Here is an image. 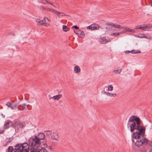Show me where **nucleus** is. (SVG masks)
Listing matches in <instances>:
<instances>
[{
	"label": "nucleus",
	"mask_w": 152,
	"mask_h": 152,
	"mask_svg": "<svg viewBox=\"0 0 152 152\" xmlns=\"http://www.w3.org/2000/svg\"><path fill=\"white\" fill-rule=\"evenodd\" d=\"M51 132L52 131L50 130H47L44 131V132L46 133V135H50Z\"/></svg>",
	"instance_id": "c85d7f7f"
},
{
	"label": "nucleus",
	"mask_w": 152,
	"mask_h": 152,
	"mask_svg": "<svg viewBox=\"0 0 152 152\" xmlns=\"http://www.w3.org/2000/svg\"><path fill=\"white\" fill-rule=\"evenodd\" d=\"M108 89L109 91H111L113 90V87L112 85H109L108 86Z\"/></svg>",
	"instance_id": "a878e982"
},
{
	"label": "nucleus",
	"mask_w": 152,
	"mask_h": 152,
	"mask_svg": "<svg viewBox=\"0 0 152 152\" xmlns=\"http://www.w3.org/2000/svg\"><path fill=\"white\" fill-rule=\"evenodd\" d=\"M46 7H44L42 6H40L39 8L42 10H45Z\"/></svg>",
	"instance_id": "f704fd0d"
},
{
	"label": "nucleus",
	"mask_w": 152,
	"mask_h": 152,
	"mask_svg": "<svg viewBox=\"0 0 152 152\" xmlns=\"http://www.w3.org/2000/svg\"><path fill=\"white\" fill-rule=\"evenodd\" d=\"M25 108V107L24 106L20 107V108L21 109L19 110H23Z\"/></svg>",
	"instance_id": "ea45409f"
},
{
	"label": "nucleus",
	"mask_w": 152,
	"mask_h": 152,
	"mask_svg": "<svg viewBox=\"0 0 152 152\" xmlns=\"http://www.w3.org/2000/svg\"><path fill=\"white\" fill-rule=\"evenodd\" d=\"M54 10L48 7H46L45 11L53 13Z\"/></svg>",
	"instance_id": "412c9836"
},
{
	"label": "nucleus",
	"mask_w": 152,
	"mask_h": 152,
	"mask_svg": "<svg viewBox=\"0 0 152 152\" xmlns=\"http://www.w3.org/2000/svg\"><path fill=\"white\" fill-rule=\"evenodd\" d=\"M26 106V104H25V103L23 104H20V105H18V110L21 109L20 108V107L23 106H24V107L25 106Z\"/></svg>",
	"instance_id": "7c9ffc66"
},
{
	"label": "nucleus",
	"mask_w": 152,
	"mask_h": 152,
	"mask_svg": "<svg viewBox=\"0 0 152 152\" xmlns=\"http://www.w3.org/2000/svg\"><path fill=\"white\" fill-rule=\"evenodd\" d=\"M10 124H12V122L9 120L7 121V122L4 124V129H7L10 127Z\"/></svg>",
	"instance_id": "9d476101"
},
{
	"label": "nucleus",
	"mask_w": 152,
	"mask_h": 152,
	"mask_svg": "<svg viewBox=\"0 0 152 152\" xmlns=\"http://www.w3.org/2000/svg\"><path fill=\"white\" fill-rule=\"evenodd\" d=\"M107 25L112 26L114 27H115L116 28H121L122 29L125 30L126 31L129 32H130L132 33H134L135 32V31L134 30L130 29L125 27L119 25H116L113 23L108 24Z\"/></svg>",
	"instance_id": "20e7f679"
},
{
	"label": "nucleus",
	"mask_w": 152,
	"mask_h": 152,
	"mask_svg": "<svg viewBox=\"0 0 152 152\" xmlns=\"http://www.w3.org/2000/svg\"><path fill=\"white\" fill-rule=\"evenodd\" d=\"M14 106V107H16V105H15Z\"/></svg>",
	"instance_id": "de8ad7c7"
},
{
	"label": "nucleus",
	"mask_w": 152,
	"mask_h": 152,
	"mask_svg": "<svg viewBox=\"0 0 152 152\" xmlns=\"http://www.w3.org/2000/svg\"><path fill=\"white\" fill-rule=\"evenodd\" d=\"M43 25L45 26L46 27H48L50 26V25L49 24H48V23H46V21H45V23H44V24H43Z\"/></svg>",
	"instance_id": "c9c22d12"
},
{
	"label": "nucleus",
	"mask_w": 152,
	"mask_h": 152,
	"mask_svg": "<svg viewBox=\"0 0 152 152\" xmlns=\"http://www.w3.org/2000/svg\"><path fill=\"white\" fill-rule=\"evenodd\" d=\"M146 30L148 31H150V29L148 27V26H147V30Z\"/></svg>",
	"instance_id": "79ce46f5"
},
{
	"label": "nucleus",
	"mask_w": 152,
	"mask_h": 152,
	"mask_svg": "<svg viewBox=\"0 0 152 152\" xmlns=\"http://www.w3.org/2000/svg\"><path fill=\"white\" fill-rule=\"evenodd\" d=\"M74 71L75 73H78L80 71V67L78 66H76L74 67Z\"/></svg>",
	"instance_id": "2eb2a0df"
},
{
	"label": "nucleus",
	"mask_w": 152,
	"mask_h": 152,
	"mask_svg": "<svg viewBox=\"0 0 152 152\" xmlns=\"http://www.w3.org/2000/svg\"><path fill=\"white\" fill-rule=\"evenodd\" d=\"M151 6L152 7V4H151Z\"/></svg>",
	"instance_id": "8fccbe9b"
},
{
	"label": "nucleus",
	"mask_w": 152,
	"mask_h": 152,
	"mask_svg": "<svg viewBox=\"0 0 152 152\" xmlns=\"http://www.w3.org/2000/svg\"><path fill=\"white\" fill-rule=\"evenodd\" d=\"M140 35H143V36H137V37H138L139 38H146L148 39H151V38L150 36H149V37H148L145 36V34H141Z\"/></svg>",
	"instance_id": "4be33fe9"
},
{
	"label": "nucleus",
	"mask_w": 152,
	"mask_h": 152,
	"mask_svg": "<svg viewBox=\"0 0 152 152\" xmlns=\"http://www.w3.org/2000/svg\"><path fill=\"white\" fill-rule=\"evenodd\" d=\"M40 2L41 3L44 4H46L47 3L50 4L53 6L54 7H56V6L53 5L54 2H50L48 1H47V0H41Z\"/></svg>",
	"instance_id": "6e6552de"
},
{
	"label": "nucleus",
	"mask_w": 152,
	"mask_h": 152,
	"mask_svg": "<svg viewBox=\"0 0 152 152\" xmlns=\"http://www.w3.org/2000/svg\"><path fill=\"white\" fill-rule=\"evenodd\" d=\"M81 32V31L80 30H78L77 31V33H75V34H77V35L79 37Z\"/></svg>",
	"instance_id": "2f4dec72"
},
{
	"label": "nucleus",
	"mask_w": 152,
	"mask_h": 152,
	"mask_svg": "<svg viewBox=\"0 0 152 152\" xmlns=\"http://www.w3.org/2000/svg\"><path fill=\"white\" fill-rule=\"evenodd\" d=\"M53 13L56 14L58 16V17L60 14H64V13L61 12H59L58 11L56 10H54Z\"/></svg>",
	"instance_id": "5701e85b"
},
{
	"label": "nucleus",
	"mask_w": 152,
	"mask_h": 152,
	"mask_svg": "<svg viewBox=\"0 0 152 152\" xmlns=\"http://www.w3.org/2000/svg\"><path fill=\"white\" fill-rule=\"evenodd\" d=\"M141 34H140V35H139L138 36H143V35H140Z\"/></svg>",
	"instance_id": "49530a36"
},
{
	"label": "nucleus",
	"mask_w": 152,
	"mask_h": 152,
	"mask_svg": "<svg viewBox=\"0 0 152 152\" xmlns=\"http://www.w3.org/2000/svg\"><path fill=\"white\" fill-rule=\"evenodd\" d=\"M26 126L25 123L24 122L19 123V127L20 128H23Z\"/></svg>",
	"instance_id": "a211bd4d"
},
{
	"label": "nucleus",
	"mask_w": 152,
	"mask_h": 152,
	"mask_svg": "<svg viewBox=\"0 0 152 152\" xmlns=\"http://www.w3.org/2000/svg\"><path fill=\"white\" fill-rule=\"evenodd\" d=\"M149 152H152V149H151L149 151Z\"/></svg>",
	"instance_id": "a18cd8bd"
},
{
	"label": "nucleus",
	"mask_w": 152,
	"mask_h": 152,
	"mask_svg": "<svg viewBox=\"0 0 152 152\" xmlns=\"http://www.w3.org/2000/svg\"><path fill=\"white\" fill-rule=\"evenodd\" d=\"M141 152H147L146 149L145 147H142L141 149Z\"/></svg>",
	"instance_id": "c756f323"
},
{
	"label": "nucleus",
	"mask_w": 152,
	"mask_h": 152,
	"mask_svg": "<svg viewBox=\"0 0 152 152\" xmlns=\"http://www.w3.org/2000/svg\"><path fill=\"white\" fill-rule=\"evenodd\" d=\"M14 148L12 146H9L8 148V152H14Z\"/></svg>",
	"instance_id": "b1692460"
},
{
	"label": "nucleus",
	"mask_w": 152,
	"mask_h": 152,
	"mask_svg": "<svg viewBox=\"0 0 152 152\" xmlns=\"http://www.w3.org/2000/svg\"><path fill=\"white\" fill-rule=\"evenodd\" d=\"M121 71V69H120L119 70H114L113 71V72L115 73L116 74H120Z\"/></svg>",
	"instance_id": "393cba45"
},
{
	"label": "nucleus",
	"mask_w": 152,
	"mask_h": 152,
	"mask_svg": "<svg viewBox=\"0 0 152 152\" xmlns=\"http://www.w3.org/2000/svg\"><path fill=\"white\" fill-rule=\"evenodd\" d=\"M51 138L53 140L58 141L59 137L58 134L56 132H53L50 134Z\"/></svg>",
	"instance_id": "0eeeda50"
},
{
	"label": "nucleus",
	"mask_w": 152,
	"mask_h": 152,
	"mask_svg": "<svg viewBox=\"0 0 152 152\" xmlns=\"http://www.w3.org/2000/svg\"><path fill=\"white\" fill-rule=\"evenodd\" d=\"M99 28V26L97 24H92L88 27H87V28H88L92 30L98 29Z\"/></svg>",
	"instance_id": "39448f33"
},
{
	"label": "nucleus",
	"mask_w": 152,
	"mask_h": 152,
	"mask_svg": "<svg viewBox=\"0 0 152 152\" xmlns=\"http://www.w3.org/2000/svg\"><path fill=\"white\" fill-rule=\"evenodd\" d=\"M73 28H75L76 29H79V28L78 27L76 26H74L72 27Z\"/></svg>",
	"instance_id": "58836bf2"
},
{
	"label": "nucleus",
	"mask_w": 152,
	"mask_h": 152,
	"mask_svg": "<svg viewBox=\"0 0 152 152\" xmlns=\"http://www.w3.org/2000/svg\"><path fill=\"white\" fill-rule=\"evenodd\" d=\"M36 22L38 25H40V20L39 19H37L36 20Z\"/></svg>",
	"instance_id": "473e14b6"
},
{
	"label": "nucleus",
	"mask_w": 152,
	"mask_h": 152,
	"mask_svg": "<svg viewBox=\"0 0 152 152\" xmlns=\"http://www.w3.org/2000/svg\"><path fill=\"white\" fill-rule=\"evenodd\" d=\"M80 37L82 38H84L85 37V34L84 33L83 31H81L80 35Z\"/></svg>",
	"instance_id": "bb28decb"
},
{
	"label": "nucleus",
	"mask_w": 152,
	"mask_h": 152,
	"mask_svg": "<svg viewBox=\"0 0 152 152\" xmlns=\"http://www.w3.org/2000/svg\"><path fill=\"white\" fill-rule=\"evenodd\" d=\"M77 30H76V31L74 30V32H75V33H77Z\"/></svg>",
	"instance_id": "c03bdc74"
},
{
	"label": "nucleus",
	"mask_w": 152,
	"mask_h": 152,
	"mask_svg": "<svg viewBox=\"0 0 152 152\" xmlns=\"http://www.w3.org/2000/svg\"><path fill=\"white\" fill-rule=\"evenodd\" d=\"M104 93L107 96H110V97H112V96L115 97L117 96V94H111L110 93L107 92H105Z\"/></svg>",
	"instance_id": "f3484780"
},
{
	"label": "nucleus",
	"mask_w": 152,
	"mask_h": 152,
	"mask_svg": "<svg viewBox=\"0 0 152 152\" xmlns=\"http://www.w3.org/2000/svg\"><path fill=\"white\" fill-rule=\"evenodd\" d=\"M142 121L140 119L135 116L130 117L128 121V126L130 127L131 132L135 130L132 136V141L137 147H140L143 144L146 145L148 143V140L145 137V128L141 125Z\"/></svg>",
	"instance_id": "f257e3e1"
},
{
	"label": "nucleus",
	"mask_w": 152,
	"mask_h": 152,
	"mask_svg": "<svg viewBox=\"0 0 152 152\" xmlns=\"http://www.w3.org/2000/svg\"><path fill=\"white\" fill-rule=\"evenodd\" d=\"M66 15L64 13V14H60L59 16H58V17L59 18H60L62 16H65V15Z\"/></svg>",
	"instance_id": "e433bc0d"
},
{
	"label": "nucleus",
	"mask_w": 152,
	"mask_h": 152,
	"mask_svg": "<svg viewBox=\"0 0 152 152\" xmlns=\"http://www.w3.org/2000/svg\"><path fill=\"white\" fill-rule=\"evenodd\" d=\"M28 105H27V107H28Z\"/></svg>",
	"instance_id": "09e8293b"
},
{
	"label": "nucleus",
	"mask_w": 152,
	"mask_h": 152,
	"mask_svg": "<svg viewBox=\"0 0 152 152\" xmlns=\"http://www.w3.org/2000/svg\"><path fill=\"white\" fill-rule=\"evenodd\" d=\"M45 137L44 134L40 133L38 134L37 136H35L33 137H31L29 140L32 142V143H33L37 146H39L41 141L43 140Z\"/></svg>",
	"instance_id": "f03ea898"
},
{
	"label": "nucleus",
	"mask_w": 152,
	"mask_h": 152,
	"mask_svg": "<svg viewBox=\"0 0 152 152\" xmlns=\"http://www.w3.org/2000/svg\"><path fill=\"white\" fill-rule=\"evenodd\" d=\"M40 145L42 147V148H45L47 147V145L46 141L45 140L42 141V142L41 141V143L39 144V145Z\"/></svg>",
	"instance_id": "f8f14e48"
},
{
	"label": "nucleus",
	"mask_w": 152,
	"mask_h": 152,
	"mask_svg": "<svg viewBox=\"0 0 152 152\" xmlns=\"http://www.w3.org/2000/svg\"><path fill=\"white\" fill-rule=\"evenodd\" d=\"M119 34H120L119 33L117 32V33H113V34H111V35L112 36L113 35V36H116L119 35Z\"/></svg>",
	"instance_id": "72a5a7b5"
},
{
	"label": "nucleus",
	"mask_w": 152,
	"mask_h": 152,
	"mask_svg": "<svg viewBox=\"0 0 152 152\" xmlns=\"http://www.w3.org/2000/svg\"><path fill=\"white\" fill-rule=\"evenodd\" d=\"M45 18V20H47L48 22H50L51 21H50V20L49 19V18H48L46 17V18Z\"/></svg>",
	"instance_id": "4c0bfd02"
},
{
	"label": "nucleus",
	"mask_w": 152,
	"mask_h": 152,
	"mask_svg": "<svg viewBox=\"0 0 152 152\" xmlns=\"http://www.w3.org/2000/svg\"><path fill=\"white\" fill-rule=\"evenodd\" d=\"M130 52L132 54H135L141 53V52L140 51L138 50L137 51H136V50H131V51H130Z\"/></svg>",
	"instance_id": "aec40b11"
},
{
	"label": "nucleus",
	"mask_w": 152,
	"mask_h": 152,
	"mask_svg": "<svg viewBox=\"0 0 152 152\" xmlns=\"http://www.w3.org/2000/svg\"><path fill=\"white\" fill-rule=\"evenodd\" d=\"M45 17H44V19L41 20H40V25H43L44 23H45Z\"/></svg>",
	"instance_id": "cd10ccee"
},
{
	"label": "nucleus",
	"mask_w": 152,
	"mask_h": 152,
	"mask_svg": "<svg viewBox=\"0 0 152 152\" xmlns=\"http://www.w3.org/2000/svg\"><path fill=\"white\" fill-rule=\"evenodd\" d=\"M19 123L20 122L19 120H16L13 123H12L11 125L13 126V127H16L18 125H19Z\"/></svg>",
	"instance_id": "9b49d317"
},
{
	"label": "nucleus",
	"mask_w": 152,
	"mask_h": 152,
	"mask_svg": "<svg viewBox=\"0 0 152 152\" xmlns=\"http://www.w3.org/2000/svg\"><path fill=\"white\" fill-rule=\"evenodd\" d=\"M130 53V51H129V50H127L125 51V53Z\"/></svg>",
	"instance_id": "a19ab883"
},
{
	"label": "nucleus",
	"mask_w": 152,
	"mask_h": 152,
	"mask_svg": "<svg viewBox=\"0 0 152 152\" xmlns=\"http://www.w3.org/2000/svg\"><path fill=\"white\" fill-rule=\"evenodd\" d=\"M39 146H37V151H38L39 152H47V150L43 148H41L40 149Z\"/></svg>",
	"instance_id": "4468645a"
},
{
	"label": "nucleus",
	"mask_w": 152,
	"mask_h": 152,
	"mask_svg": "<svg viewBox=\"0 0 152 152\" xmlns=\"http://www.w3.org/2000/svg\"><path fill=\"white\" fill-rule=\"evenodd\" d=\"M28 148V145L27 143L18 144L15 146L14 152H24V150Z\"/></svg>",
	"instance_id": "7ed1b4c3"
},
{
	"label": "nucleus",
	"mask_w": 152,
	"mask_h": 152,
	"mask_svg": "<svg viewBox=\"0 0 152 152\" xmlns=\"http://www.w3.org/2000/svg\"><path fill=\"white\" fill-rule=\"evenodd\" d=\"M62 27L63 30L64 31L66 32L69 31V28L67 26H66L63 25Z\"/></svg>",
	"instance_id": "6ab92c4d"
},
{
	"label": "nucleus",
	"mask_w": 152,
	"mask_h": 152,
	"mask_svg": "<svg viewBox=\"0 0 152 152\" xmlns=\"http://www.w3.org/2000/svg\"><path fill=\"white\" fill-rule=\"evenodd\" d=\"M1 116H2V117L3 118H5V115H4L3 114H1Z\"/></svg>",
	"instance_id": "37998d69"
},
{
	"label": "nucleus",
	"mask_w": 152,
	"mask_h": 152,
	"mask_svg": "<svg viewBox=\"0 0 152 152\" xmlns=\"http://www.w3.org/2000/svg\"><path fill=\"white\" fill-rule=\"evenodd\" d=\"M6 105L12 109L13 110L14 109V107L12 105V104L10 102H7Z\"/></svg>",
	"instance_id": "dca6fc26"
},
{
	"label": "nucleus",
	"mask_w": 152,
	"mask_h": 152,
	"mask_svg": "<svg viewBox=\"0 0 152 152\" xmlns=\"http://www.w3.org/2000/svg\"><path fill=\"white\" fill-rule=\"evenodd\" d=\"M147 26L145 24H144L142 25H139L136 26L134 28L135 30H137L138 29H140L143 31H146Z\"/></svg>",
	"instance_id": "423d86ee"
},
{
	"label": "nucleus",
	"mask_w": 152,
	"mask_h": 152,
	"mask_svg": "<svg viewBox=\"0 0 152 152\" xmlns=\"http://www.w3.org/2000/svg\"><path fill=\"white\" fill-rule=\"evenodd\" d=\"M99 41L101 43L103 44H105L108 42V40H106L105 37H103L100 38Z\"/></svg>",
	"instance_id": "1a4fd4ad"
},
{
	"label": "nucleus",
	"mask_w": 152,
	"mask_h": 152,
	"mask_svg": "<svg viewBox=\"0 0 152 152\" xmlns=\"http://www.w3.org/2000/svg\"><path fill=\"white\" fill-rule=\"evenodd\" d=\"M62 96V95L61 94H59L56 96H54L52 97H51V98H53V99L55 100H58Z\"/></svg>",
	"instance_id": "ddd939ff"
}]
</instances>
